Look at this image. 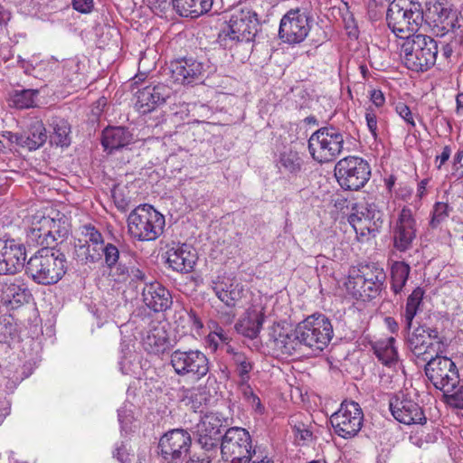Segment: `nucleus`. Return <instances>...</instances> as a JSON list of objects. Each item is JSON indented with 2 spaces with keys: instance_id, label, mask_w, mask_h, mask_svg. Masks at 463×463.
<instances>
[{
  "instance_id": "nucleus-1",
  "label": "nucleus",
  "mask_w": 463,
  "mask_h": 463,
  "mask_svg": "<svg viewBox=\"0 0 463 463\" xmlns=\"http://www.w3.org/2000/svg\"><path fill=\"white\" fill-rule=\"evenodd\" d=\"M333 335L330 320L323 314H314L293 330L272 325L266 344L277 355H317L328 345Z\"/></svg>"
},
{
  "instance_id": "nucleus-2",
  "label": "nucleus",
  "mask_w": 463,
  "mask_h": 463,
  "mask_svg": "<svg viewBox=\"0 0 463 463\" xmlns=\"http://www.w3.org/2000/svg\"><path fill=\"white\" fill-rule=\"evenodd\" d=\"M67 259L56 247L38 250L27 261L25 273L39 285H53L59 282L67 271Z\"/></svg>"
},
{
  "instance_id": "nucleus-3",
  "label": "nucleus",
  "mask_w": 463,
  "mask_h": 463,
  "mask_svg": "<svg viewBox=\"0 0 463 463\" xmlns=\"http://www.w3.org/2000/svg\"><path fill=\"white\" fill-rule=\"evenodd\" d=\"M423 21L422 5L418 0H393L386 11L388 28L401 39L415 35Z\"/></svg>"
},
{
  "instance_id": "nucleus-4",
  "label": "nucleus",
  "mask_w": 463,
  "mask_h": 463,
  "mask_svg": "<svg viewBox=\"0 0 463 463\" xmlns=\"http://www.w3.org/2000/svg\"><path fill=\"white\" fill-rule=\"evenodd\" d=\"M100 253L104 256V262L109 269V275L117 283H137L146 279L143 267L137 261L135 253L120 251L112 243L103 244Z\"/></svg>"
},
{
  "instance_id": "nucleus-5",
  "label": "nucleus",
  "mask_w": 463,
  "mask_h": 463,
  "mask_svg": "<svg viewBox=\"0 0 463 463\" xmlns=\"http://www.w3.org/2000/svg\"><path fill=\"white\" fill-rule=\"evenodd\" d=\"M385 279L383 269L377 264H361L350 269L345 288L354 298L366 301L379 296Z\"/></svg>"
},
{
  "instance_id": "nucleus-6",
  "label": "nucleus",
  "mask_w": 463,
  "mask_h": 463,
  "mask_svg": "<svg viewBox=\"0 0 463 463\" xmlns=\"http://www.w3.org/2000/svg\"><path fill=\"white\" fill-rule=\"evenodd\" d=\"M405 66L416 72H424L432 68L439 53V42L425 34H415L402 45Z\"/></svg>"
},
{
  "instance_id": "nucleus-7",
  "label": "nucleus",
  "mask_w": 463,
  "mask_h": 463,
  "mask_svg": "<svg viewBox=\"0 0 463 463\" xmlns=\"http://www.w3.org/2000/svg\"><path fill=\"white\" fill-rule=\"evenodd\" d=\"M260 27L258 14L248 7L235 9L226 26L219 33L218 40L225 47L232 43H250L254 40Z\"/></svg>"
},
{
  "instance_id": "nucleus-8",
  "label": "nucleus",
  "mask_w": 463,
  "mask_h": 463,
  "mask_svg": "<svg viewBox=\"0 0 463 463\" xmlns=\"http://www.w3.org/2000/svg\"><path fill=\"white\" fill-rule=\"evenodd\" d=\"M70 227L64 215L53 218L44 215H33L27 232V241L30 243L46 247H56L58 241H63L68 238Z\"/></svg>"
},
{
  "instance_id": "nucleus-9",
  "label": "nucleus",
  "mask_w": 463,
  "mask_h": 463,
  "mask_svg": "<svg viewBox=\"0 0 463 463\" xmlns=\"http://www.w3.org/2000/svg\"><path fill=\"white\" fill-rule=\"evenodd\" d=\"M165 227V217L150 204L137 206L128 217L129 234L137 241H154Z\"/></svg>"
},
{
  "instance_id": "nucleus-10",
  "label": "nucleus",
  "mask_w": 463,
  "mask_h": 463,
  "mask_svg": "<svg viewBox=\"0 0 463 463\" xmlns=\"http://www.w3.org/2000/svg\"><path fill=\"white\" fill-rule=\"evenodd\" d=\"M343 148V133L334 126L320 128L308 138L309 154L319 164L334 161Z\"/></svg>"
},
{
  "instance_id": "nucleus-11",
  "label": "nucleus",
  "mask_w": 463,
  "mask_h": 463,
  "mask_svg": "<svg viewBox=\"0 0 463 463\" xmlns=\"http://www.w3.org/2000/svg\"><path fill=\"white\" fill-rule=\"evenodd\" d=\"M170 365L176 375L197 381L206 376L210 370L208 357L198 349L176 348L170 354Z\"/></svg>"
},
{
  "instance_id": "nucleus-12",
  "label": "nucleus",
  "mask_w": 463,
  "mask_h": 463,
  "mask_svg": "<svg viewBox=\"0 0 463 463\" xmlns=\"http://www.w3.org/2000/svg\"><path fill=\"white\" fill-rule=\"evenodd\" d=\"M383 213L374 203H354L348 216V222L354 228L359 241L374 238L383 223Z\"/></svg>"
},
{
  "instance_id": "nucleus-13",
  "label": "nucleus",
  "mask_w": 463,
  "mask_h": 463,
  "mask_svg": "<svg viewBox=\"0 0 463 463\" xmlns=\"http://www.w3.org/2000/svg\"><path fill=\"white\" fill-rule=\"evenodd\" d=\"M335 175L343 189L358 191L369 181L371 167L362 157L346 156L335 164Z\"/></svg>"
},
{
  "instance_id": "nucleus-14",
  "label": "nucleus",
  "mask_w": 463,
  "mask_h": 463,
  "mask_svg": "<svg viewBox=\"0 0 463 463\" xmlns=\"http://www.w3.org/2000/svg\"><path fill=\"white\" fill-rule=\"evenodd\" d=\"M424 372L434 387L443 392H452L460 382L456 364L441 354H436L426 361Z\"/></svg>"
},
{
  "instance_id": "nucleus-15",
  "label": "nucleus",
  "mask_w": 463,
  "mask_h": 463,
  "mask_svg": "<svg viewBox=\"0 0 463 463\" xmlns=\"http://www.w3.org/2000/svg\"><path fill=\"white\" fill-rule=\"evenodd\" d=\"M252 439L250 432L241 427L229 428L222 437L220 446L223 463H246L251 449Z\"/></svg>"
},
{
  "instance_id": "nucleus-16",
  "label": "nucleus",
  "mask_w": 463,
  "mask_h": 463,
  "mask_svg": "<svg viewBox=\"0 0 463 463\" xmlns=\"http://www.w3.org/2000/svg\"><path fill=\"white\" fill-rule=\"evenodd\" d=\"M312 17L305 8L288 10L281 18L279 29V38L288 44L302 43L311 29Z\"/></svg>"
},
{
  "instance_id": "nucleus-17",
  "label": "nucleus",
  "mask_w": 463,
  "mask_h": 463,
  "mask_svg": "<svg viewBox=\"0 0 463 463\" xmlns=\"http://www.w3.org/2000/svg\"><path fill=\"white\" fill-rule=\"evenodd\" d=\"M364 413L359 403L354 401H345L337 411L330 417V423L339 437L352 439L355 437L362 429Z\"/></svg>"
},
{
  "instance_id": "nucleus-18",
  "label": "nucleus",
  "mask_w": 463,
  "mask_h": 463,
  "mask_svg": "<svg viewBox=\"0 0 463 463\" xmlns=\"http://www.w3.org/2000/svg\"><path fill=\"white\" fill-rule=\"evenodd\" d=\"M192 438L184 429H173L159 439L158 449L164 463H183L190 452Z\"/></svg>"
},
{
  "instance_id": "nucleus-19",
  "label": "nucleus",
  "mask_w": 463,
  "mask_h": 463,
  "mask_svg": "<svg viewBox=\"0 0 463 463\" xmlns=\"http://www.w3.org/2000/svg\"><path fill=\"white\" fill-rule=\"evenodd\" d=\"M222 420L217 413L205 414L195 426L197 442L206 452L216 454L222 436Z\"/></svg>"
},
{
  "instance_id": "nucleus-20",
  "label": "nucleus",
  "mask_w": 463,
  "mask_h": 463,
  "mask_svg": "<svg viewBox=\"0 0 463 463\" xmlns=\"http://www.w3.org/2000/svg\"><path fill=\"white\" fill-rule=\"evenodd\" d=\"M26 249L14 239H0V275H14L25 265Z\"/></svg>"
},
{
  "instance_id": "nucleus-21",
  "label": "nucleus",
  "mask_w": 463,
  "mask_h": 463,
  "mask_svg": "<svg viewBox=\"0 0 463 463\" xmlns=\"http://www.w3.org/2000/svg\"><path fill=\"white\" fill-rule=\"evenodd\" d=\"M389 409L393 418L405 425H423L427 421L421 406L404 394L392 396L389 401Z\"/></svg>"
},
{
  "instance_id": "nucleus-22",
  "label": "nucleus",
  "mask_w": 463,
  "mask_h": 463,
  "mask_svg": "<svg viewBox=\"0 0 463 463\" xmlns=\"http://www.w3.org/2000/svg\"><path fill=\"white\" fill-rule=\"evenodd\" d=\"M417 237V222L409 207H403L392 229L393 247L405 252L412 247Z\"/></svg>"
},
{
  "instance_id": "nucleus-23",
  "label": "nucleus",
  "mask_w": 463,
  "mask_h": 463,
  "mask_svg": "<svg viewBox=\"0 0 463 463\" xmlns=\"http://www.w3.org/2000/svg\"><path fill=\"white\" fill-rule=\"evenodd\" d=\"M174 82L188 85L203 80L205 65L193 57H183L172 61L168 67Z\"/></svg>"
},
{
  "instance_id": "nucleus-24",
  "label": "nucleus",
  "mask_w": 463,
  "mask_h": 463,
  "mask_svg": "<svg viewBox=\"0 0 463 463\" xmlns=\"http://www.w3.org/2000/svg\"><path fill=\"white\" fill-rule=\"evenodd\" d=\"M170 92L169 87L164 84L146 86L137 92L136 108L142 114L149 113L163 105Z\"/></svg>"
},
{
  "instance_id": "nucleus-25",
  "label": "nucleus",
  "mask_w": 463,
  "mask_h": 463,
  "mask_svg": "<svg viewBox=\"0 0 463 463\" xmlns=\"http://www.w3.org/2000/svg\"><path fill=\"white\" fill-rule=\"evenodd\" d=\"M81 235L85 238V243L76 245L77 251L84 255L85 263H95L101 260L100 248L104 244L101 232L92 224L81 226Z\"/></svg>"
},
{
  "instance_id": "nucleus-26",
  "label": "nucleus",
  "mask_w": 463,
  "mask_h": 463,
  "mask_svg": "<svg viewBox=\"0 0 463 463\" xmlns=\"http://www.w3.org/2000/svg\"><path fill=\"white\" fill-rule=\"evenodd\" d=\"M212 288L217 298L227 307H235L243 297L244 287L234 278L218 276L212 281Z\"/></svg>"
},
{
  "instance_id": "nucleus-27",
  "label": "nucleus",
  "mask_w": 463,
  "mask_h": 463,
  "mask_svg": "<svg viewBox=\"0 0 463 463\" xmlns=\"http://www.w3.org/2000/svg\"><path fill=\"white\" fill-rule=\"evenodd\" d=\"M166 254L169 267L180 273L191 272L198 259L195 250L185 243L169 249Z\"/></svg>"
},
{
  "instance_id": "nucleus-28",
  "label": "nucleus",
  "mask_w": 463,
  "mask_h": 463,
  "mask_svg": "<svg viewBox=\"0 0 463 463\" xmlns=\"http://www.w3.org/2000/svg\"><path fill=\"white\" fill-rule=\"evenodd\" d=\"M142 298L145 305L154 312L165 311L173 304L170 291L159 282L146 284Z\"/></svg>"
},
{
  "instance_id": "nucleus-29",
  "label": "nucleus",
  "mask_w": 463,
  "mask_h": 463,
  "mask_svg": "<svg viewBox=\"0 0 463 463\" xmlns=\"http://www.w3.org/2000/svg\"><path fill=\"white\" fill-rule=\"evenodd\" d=\"M407 334L406 343L413 356L422 362H426L436 354L435 344L428 340V335L423 326H419L413 331Z\"/></svg>"
},
{
  "instance_id": "nucleus-30",
  "label": "nucleus",
  "mask_w": 463,
  "mask_h": 463,
  "mask_svg": "<svg viewBox=\"0 0 463 463\" xmlns=\"http://www.w3.org/2000/svg\"><path fill=\"white\" fill-rule=\"evenodd\" d=\"M47 140V132L42 121L32 123L27 131L22 134H14V144L28 150H36Z\"/></svg>"
},
{
  "instance_id": "nucleus-31",
  "label": "nucleus",
  "mask_w": 463,
  "mask_h": 463,
  "mask_svg": "<svg viewBox=\"0 0 463 463\" xmlns=\"http://www.w3.org/2000/svg\"><path fill=\"white\" fill-rule=\"evenodd\" d=\"M142 345L146 352L160 356L170 348V340L166 330L163 326H154L149 329L142 339Z\"/></svg>"
},
{
  "instance_id": "nucleus-32",
  "label": "nucleus",
  "mask_w": 463,
  "mask_h": 463,
  "mask_svg": "<svg viewBox=\"0 0 463 463\" xmlns=\"http://www.w3.org/2000/svg\"><path fill=\"white\" fill-rule=\"evenodd\" d=\"M264 313L256 307L249 308L244 316L236 323V331L250 339L256 338L264 322Z\"/></svg>"
},
{
  "instance_id": "nucleus-33",
  "label": "nucleus",
  "mask_w": 463,
  "mask_h": 463,
  "mask_svg": "<svg viewBox=\"0 0 463 463\" xmlns=\"http://www.w3.org/2000/svg\"><path fill=\"white\" fill-rule=\"evenodd\" d=\"M213 0H172L173 8L183 17L197 18L211 11Z\"/></svg>"
},
{
  "instance_id": "nucleus-34",
  "label": "nucleus",
  "mask_w": 463,
  "mask_h": 463,
  "mask_svg": "<svg viewBox=\"0 0 463 463\" xmlns=\"http://www.w3.org/2000/svg\"><path fill=\"white\" fill-rule=\"evenodd\" d=\"M132 140L133 136L126 128L114 127L103 130L101 144L105 150L111 152L128 146Z\"/></svg>"
},
{
  "instance_id": "nucleus-35",
  "label": "nucleus",
  "mask_w": 463,
  "mask_h": 463,
  "mask_svg": "<svg viewBox=\"0 0 463 463\" xmlns=\"http://www.w3.org/2000/svg\"><path fill=\"white\" fill-rule=\"evenodd\" d=\"M424 294L425 290L420 287H417L407 298L405 310L402 314L404 332H409L411 329L412 321L422 305Z\"/></svg>"
},
{
  "instance_id": "nucleus-36",
  "label": "nucleus",
  "mask_w": 463,
  "mask_h": 463,
  "mask_svg": "<svg viewBox=\"0 0 463 463\" xmlns=\"http://www.w3.org/2000/svg\"><path fill=\"white\" fill-rule=\"evenodd\" d=\"M395 342L393 337H388L376 341L373 345L374 354L385 366L391 367L398 363V352L394 346Z\"/></svg>"
},
{
  "instance_id": "nucleus-37",
  "label": "nucleus",
  "mask_w": 463,
  "mask_h": 463,
  "mask_svg": "<svg viewBox=\"0 0 463 463\" xmlns=\"http://www.w3.org/2000/svg\"><path fill=\"white\" fill-rule=\"evenodd\" d=\"M4 294L10 302L15 304L28 303L32 294L23 279L16 278L13 281L5 284Z\"/></svg>"
},
{
  "instance_id": "nucleus-38",
  "label": "nucleus",
  "mask_w": 463,
  "mask_h": 463,
  "mask_svg": "<svg viewBox=\"0 0 463 463\" xmlns=\"http://www.w3.org/2000/svg\"><path fill=\"white\" fill-rule=\"evenodd\" d=\"M52 133L50 135V142L57 146L67 147L71 145V126L63 118H54L52 123Z\"/></svg>"
},
{
  "instance_id": "nucleus-39",
  "label": "nucleus",
  "mask_w": 463,
  "mask_h": 463,
  "mask_svg": "<svg viewBox=\"0 0 463 463\" xmlns=\"http://www.w3.org/2000/svg\"><path fill=\"white\" fill-rule=\"evenodd\" d=\"M431 13L435 15L433 22L441 30L449 32L455 27L456 15L451 9L445 7L440 3H436L433 5Z\"/></svg>"
},
{
  "instance_id": "nucleus-40",
  "label": "nucleus",
  "mask_w": 463,
  "mask_h": 463,
  "mask_svg": "<svg viewBox=\"0 0 463 463\" xmlns=\"http://www.w3.org/2000/svg\"><path fill=\"white\" fill-rule=\"evenodd\" d=\"M411 268L404 261H395L391 268L392 289L399 294L405 286Z\"/></svg>"
},
{
  "instance_id": "nucleus-41",
  "label": "nucleus",
  "mask_w": 463,
  "mask_h": 463,
  "mask_svg": "<svg viewBox=\"0 0 463 463\" xmlns=\"http://www.w3.org/2000/svg\"><path fill=\"white\" fill-rule=\"evenodd\" d=\"M14 133L10 131L0 132V170L5 171L10 167V155L14 149Z\"/></svg>"
},
{
  "instance_id": "nucleus-42",
  "label": "nucleus",
  "mask_w": 463,
  "mask_h": 463,
  "mask_svg": "<svg viewBox=\"0 0 463 463\" xmlns=\"http://www.w3.org/2000/svg\"><path fill=\"white\" fill-rule=\"evenodd\" d=\"M279 164L284 171L298 175L302 169L303 160L297 151L288 150L280 154Z\"/></svg>"
},
{
  "instance_id": "nucleus-43",
  "label": "nucleus",
  "mask_w": 463,
  "mask_h": 463,
  "mask_svg": "<svg viewBox=\"0 0 463 463\" xmlns=\"http://www.w3.org/2000/svg\"><path fill=\"white\" fill-rule=\"evenodd\" d=\"M232 361L240 380L250 379V373L253 369V363L244 353H233Z\"/></svg>"
},
{
  "instance_id": "nucleus-44",
  "label": "nucleus",
  "mask_w": 463,
  "mask_h": 463,
  "mask_svg": "<svg viewBox=\"0 0 463 463\" xmlns=\"http://www.w3.org/2000/svg\"><path fill=\"white\" fill-rule=\"evenodd\" d=\"M37 94L38 90H15L12 96V102L18 109L30 108L33 106Z\"/></svg>"
},
{
  "instance_id": "nucleus-45",
  "label": "nucleus",
  "mask_w": 463,
  "mask_h": 463,
  "mask_svg": "<svg viewBox=\"0 0 463 463\" xmlns=\"http://www.w3.org/2000/svg\"><path fill=\"white\" fill-rule=\"evenodd\" d=\"M452 208L446 203L438 202L434 204L430 226L432 229H437L440 224L447 221Z\"/></svg>"
},
{
  "instance_id": "nucleus-46",
  "label": "nucleus",
  "mask_w": 463,
  "mask_h": 463,
  "mask_svg": "<svg viewBox=\"0 0 463 463\" xmlns=\"http://www.w3.org/2000/svg\"><path fill=\"white\" fill-rule=\"evenodd\" d=\"M179 322H184L185 324L183 326L184 328H186L184 333H199V331L203 327L202 318L194 309L185 311L184 315H181L179 317Z\"/></svg>"
},
{
  "instance_id": "nucleus-47",
  "label": "nucleus",
  "mask_w": 463,
  "mask_h": 463,
  "mask_svg": "<svg viewBox=\"0 0 463 463\" xmlns=\"http://www.w3.org/2000/svg\"><path fill=\"white\" fill-rule=\"evenodd\" d=\"M62 76L68 83L79 80L80 61L76 58L67 59L62 61Z\"/></svg>"
},
{
  "instance_id": "nucleus-48",
  "label": "nucleus",
  "mask_w": 463,
  "mask_h": 463,
  "mask_svg": "<svg viewBox=\"0 0 463 463\" xmlns=\"http://www.w3.org/2000/svg\"><path fill=\"white\" fill-rule=\"evenodd\" d=\"M445 402L453 408L463 409V385H458L450 392H443Z\"/></svg>"
},
{
  "instance_id": "nucleus-49",
  "label": "nucleus",
  "mask_w": 463,
  "mask_h": 463,
  "mask_svg": "<svg viewBox=\"0 0 463 463\" xmlns=\"http://www.w3.org/2000/svg\"><path fill=\"white\" fill-rule=\"evenodd\" d=\"M250 455V458L246 460V463H273L269 460L268 452L265 449L260 446H253L251 444V449L248 453Z\"/></svg>"
},
{
  "instance_id": "nucleus-50",
  "label": "nucleus",
  "mask_w": 463,
  "mask_h": 463,
  "mask_svg": "<svg viewBox=\"0 0 463 463\" xmlns=\"http://www.w3.org/2000/svg\"><path fill=\"white\" fill-rule=\"evenodd\" d=\"M118 421L121 426V430L126 433L130 430V426L133 422L134 417L132 412L126 408H120L118 411Z\"/></svg>"
},
{
  "instance_id": "nucleus-51",
  "label": "nucleus",
  "mask_w": 463,
  "mask_h": 463,
  "mask_svg": "<svg viewBox=\"0 0 463 463\" xmlns=\"http://www.w3.org/2000/svg\"><path fill=\"white\" fill-rule=\"evenodd\" d=\"M395 110L399 116L411 128L415 127L412 113L410 108L403 102H399L395 106Z\"/></svg>"
},
{
  "instance_id": "nucleus-52",
  "label": "nucleus",
  "mask_w": 463,
  "mask_h": 463,
  "mask_svg": "<svg viewBox=\"0 0 463 463\" xmlns=\"http://www.w3.org/2000/svg\"><path fill=\"white\" fill-rule=\"evenodd\" d=\"M295 438L298 443L300 445L307 444L313 439V433L308 429L305 428L304 425L301 427H295Z\"/></svg>"
},
{
  "instance_id": "nucleus-53",
  "label": "nucleus",
  "mask_w": 463,
  "mask_h": 463,
  "mask_svg": "<svg viewBox=\"0 0 463 463\" xmlns=\"http://www.w3.org/2000/svg\"><path fill=\"white\" fill-rule=\"evenodd\" d=\"M425 332H426V335H428V340L433 339V340L437 341L435 344V345H437V349H435L436 354H443L445 351L444 350V346H445L444 338L439 337L438 329L435 327H428V328H425Z\"/></svg>"
},
{
  "instance_id": "nucleus-54",
  "label": "nucleus",
  "mask_w": 463,
  "mask_h": 463,
  "mask_svg": "<svg viewBox=\"0 0 463 463\" xmlns=\"http://www.w3.org/2000/svg\"><path fill=\"white\" fill-rule=\"evenodd\" d=\"M36 366H37V364H36L35 361H33V360L26 361L21 366L19 371L16 372L17 373H20V374L15 376V380L21 382V381L24 380L25 378H28L33 373Z\"/></svg>"
},
{
  "instance_id": "nucleus-55",
  "label": "nucleus",
  "mask_w": 463,
  "mask_h": 463,
  "mask_svg": "<svg viewBox=\"0 0 463 463\" xmlns=\"http://www.w3.org/2000/svg\"><path fill=\"white\" fill-rule=\"evenodd\" d=\"M74 10L81 14H90L94 8V0H71Z\"/></svg>"
},
{
  "instance_id": "nucleus-56",
  "label": "nucleus",
  "mask_w": 463,
  "mask_h": 463,
  "mask_svg": "<svg viewBox=\"0 0 463 463\" xmlns=\"http://www.w3.org/2000/svg\"><path fill=\"white\" fill-rule=\"evenodd\" d=\"M366 124L369 131L372 133L373 137L376 138L377 137V117L372 108H368L365 113Z\"/></svg>"
},
{
  "instance_id": "nucleus-57",
  "label": "nucleus",
  "mask_w": 463,
  "mask_h": 463,
  "mask_svg": "<svg viewBox=\"0 0 463 463\" xmlns=\"http://www.w3.org/2000/svg\"><path fill=\"white\" fill-rule=\"evenodd\" d=\"M249 381L250 379L240 380L238 383L242 397L247 402L256 395L250 385Z\"/></svg>"
},
{
  "instance_id": "nucleus-58",
  "label": "nucleus",
  "mask_w": 463,
  "mask_h": 463,
  "mask_svg": "<svg viewBox=\"0 0 463 463\" xmlns=\"http://www.w3.org/2000/svg\"><path fill=\"white\" fill-rule=\"evenodd\" d=\"M215 455L216 454H213V452H207V454L201 456L193 454L184 463H212V459Z\"/></svg>"
},
{
  "instance_id": "nucleus-59",
  "label": "nucleus",
  "mask_w": 463,
  "mask_h": 463,
  "mask_svg": "<svg viewBox=\"0 0 463 463\" xmlns=\"http://www.w3.org/2000/svg\"><path fill=\"white\" fill-rule=\"evenodd\" d=\"M370 99L378 108L383 106L385 103V97L380 90H372L370 93Z\"/></svg>"
},
{
  "instance_id": "nucleus-60",
  "label": "nucleus",
  "mask_w": 463,
  "mask_h": 463,
  "mask_svg": "<svg viewBox=\"0 0 463 463\" xmlns=\"http://www.w3.org/2000/svg\"><path fill=\"white\" fill-rule=\"evenodd\" d=\"M439 44L441 45L440 48L439 47V51L440 52L441 57L444 58L446 61L449 60L454 52L452 43L439 42Z\"/></svg>"
},
{
  "instance_id": "nucleus-61",
  "label": "nucleus",
  "mask_w": 463,
  "mask_h": 463,
  "mask_svg": "<svg viewBox=\"0 0 463 463\" xmlns=\"http://www.w3.org/2000/svg\"><path fill=\"white\" fill-rule=\"evenodd\" d=\"M378 4L376 0H369L367 3L368 14L371 19H378L381 15V12L377 10Z\"/></svg>"
},
{
  "instance_id": "nucleus-62",
  "label": "nucleus",
  "mask_w": 463,
  "mask_h": 463,
  "mask_svg": "<svg viewBox=\"0 0 463 463\" xmlns=\"http://www.w3.org/2000/svg\"><path fill=\"white\" fill-rule=\"evenodd\" d=\"M451 155V148L449 146L443 147V150L440 155L436 156V162H439L438 168H440L442 165H444Z\"/></svg>"
},
{
  "instance_id": "nucleus-63",
  "label": "nucleus",
  "mask_w": 463,
  "mask_h": 463,
  "mask_svg": "<svg viewBox=\"0 0 463 463\" xmlns=\"http://www.w3.org/2000/svg\"><path fill=\"white\" fill-rule=\"evenodd\" d=\"M213 339L216 336L221 342L228 343L230 341L229 335L225 332V330L222 327H217L211 335Z\"/></svg>"
},
{
  "instance_id": "nucleus-64",
  "label": "nucleus",
  "mask_w": 463,
  "mask_h": 463,
  "mask_svg": "<svg viewBox=\"0 0 463 463\" xmlns=\"http://www.w3.org/2000/svg\"><path fill=\"white\" fill-rule=\"evenodd\" d=\"M248 403L251 406V408L259 414H263L265 408L261 403L260 399L255 395Z\"/></svg>"
}]
</instances>
